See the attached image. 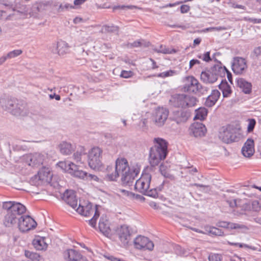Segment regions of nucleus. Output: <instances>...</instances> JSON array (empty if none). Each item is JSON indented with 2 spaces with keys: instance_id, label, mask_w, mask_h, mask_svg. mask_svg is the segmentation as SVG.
<instances>
[{
  "instance_id": "f257e3e1",
  "label": "nucleus",
  "mask_w": 261,
  "mask_h": 261,
  "mask_svg": "<svg viewBox=\"0 0 261 261\" xmlns=\"http://www.w3.org/2000/svg\"><path fill=\"white\" fill-rule=\"evenodd\" d=\"M113 169L112 167H108L107 178L109 180L115 181L121 175L123 184L128 185L133 182L140 171L138 164L129 167L127 161L124 158L118 159L116 161L115 171L111 172Z\"/></svg>"
},
{
  "instance_id": "f03ea898",
  "label": "nucleus",
  "mask_w": 261,
  "mask_h": 261,
  "mask_svg": "<svg viewBox=\"0 0 261 261\" xmlns=\"http://www.w3.org/2000/svg\"><path fill=\"white\" fill-rule=\"evenodd\" d=\"M2 207L7 211L4 219V224L6 227L16 224L18 219L27 210L24 205L13 201L3 202Z\"/></svg>"
},
{
  "instance_id": "7ed1b4c3",
  "label": "nucleus",
  "mask_w": 261,
  "mask_h": 261,
  "mask_svg": "<svg viewBox=\"0 0 261 261\" xmlns=\"http://www.w3.org/2000/svg\"><path fill=\"white\" fill-rule=\"evenodd\" d=\"M154 142L155 144L150 148L149 155V161L151 166H157L166 158L168 153V144L165 140L154 138Z\"/></svg>"
},
{
  "instance_id": "20e7f679",
  "label": "nucleus",
  "mask_w": 261,
  "mask_h": 261,
  "mask_svg": "<svg viewBox=\"0 0 261 261\" xmlns=\"http://www.w3.org/2000/svg\"><path fill=\"white\" fill-rule=\"evenodd\" d=\"M57 165L65 172L72 176L88 181H98L99 178L95 175L88 173L80 169V165L72 162H60Z\"/></svg>"
},
{
  "instance_id": "39448f33",
  "label": "nucleus",
  "mask_w": 261,
  "mask_h": 261,
  "mask_svg": "<svg viewBox=\"0 0 261 261\" xmlns=\"http://www.w3.org/2000/svg\"><path fill=\"white\" fill-rule=\"evenodd\" d=\"M151 176L149 174H145L136 181L135 189L139 192L153 198H156L158 192L156 188L149 189Z\"/></svg>"
},
{
  "instance_id": "423d86ee",
  "label": "nucleus",
  "mask_w": 261,
  "mask_h": 261,
  "mask_svg": "<svg viewBox=\"0 0 261 261\" xmlns=\"http://www.w3.org/2000/svg\"><path fill=\"white\" fill-rule=\"evenodd\" d=\"M197 101L195 97L183 93L174 94L170 99V102L173 106L184 109L194 107Z\"/></svg>"
},
{
  "instance_id": "0eeeda50",
  "label": "nucleus",
  "mask_w": 261,
  "mask_h": 261,
  "mask_svg": "<svg viewBox=\"0 0 261 261\" xmlns=\"http://www.w3.org/2000/svg\"><path fill=\"white\" fill-rule=\"evenodd\" d=\"M98 205H93L91 202H88L85 205L79 204L76 211L80 214L85 217H89L94 214L93 217L89 220V224L93 227H95L96 224V220L99 216V213L97 209Z\"/></svg>"
},
{
  "instance_id": "6e6552de",
  "label": "nucleus",
  "mask_w": 261,
  "mask_h": 261,
  "mask_svg": "<svg viewBox=\"0 0 261 261\" xmlns=\"http://www.w3.org/2000/svg\"><path fill=\"white\" fill-rule=\"evenodd\" d=\"M0 103L3 109L8 111L14 115H23L25 110V105H19L18 108H14L15 106H18L19 104L15 99L2 98L0 100Z\"/></svg>"
},
{
  "instance_id": "1a4fd4ad",
  "label": "nucleus",
  "mask_w": 261,
  "mask_h": 261,
  "mask_svg": "<svg viewBox=\"0 0 261 261\" xmlns=\"http://www.w3.org/2000/svg\"><path fill=\"white\" fill-rule=\"evenodd\" d=\"M102 150L98 147L92 148L88 153V164L93 169H98L102 165Z\"/></svg>"
},
{
  "instance_id": "9d476101",
  "label": "nucleus",
  "mask_w": 261,
  "mask_h": 261,
  "mask_svg": "<svg viewBox=\"0 0 261 261\" xmlns=\"http://www.w3.org/2000/svg\"><path fill=\"white\" fill-rule=\"evenodd\" d=\"M181 90L185 92L197 94L199 82L193 76H187L183 79Z\"/></svg>"
},
{
  "instance_id": "9b49d317",
  "label": "nucleus",
  "mask_w": 261,
  "mask_h": 261,
  "mask_svg": "<svg viewBox=\"0 0 261 261\" xmlns=\"http://www.w3.org/2000/svg\"><path fill=\"white\" fill-rule=\"evenodd\" d=\"M19 230L22 232H27L35 228L37 226L36 222L30 216H21L17 223Z\"/></svg>"
},
{
  "instance_id": "f8f14e48",
  "label": "nucleus",
  "mask_w": 261,
  "mask_h": 261,
  "mask_svg": "<svg viewBox=\"0 0 261 261\" xmlns=\"http://www.w3.org/2000/svg\"><path fill=\"white\" fill-rule=\"evenodd\" d=\"M168 111L166 108L156 109L152 117L154 124L158 126H163L168 118Z\"/></svg>"
},
{
  "instance_id": "ddd939ff",
  "label": "nucleus",
  "mask_w": 261,
  "mask_h": 261,
  "mask_svg": "<svg viewBox=\"0 0 261 261\" xmlns=\"http://www.w3.org/2000/svg\"><path fill=\"white\" fill-rule=\"evenodd\" d=\"M135 247L139 249L152 250L154 247L153 242L148 238L144 236H138L134 240Z\"/></svg>"
},
{
  "instance_id": "4468645a",
  "label": "nucleus",
  "mask_w": 261,
  "mask_h": 261,
  "mask_svg": "<svg viewBox=\"0 0 261 261\" xmlns=\"http://www.w3.org/2000/svg\"><path fill=\"white\" fill-rule=\"evenodd\" d=\"M116 234L123 245H127L130 240V230L126 225H122L118 228Z\"/></svg>"
},
{
  "instance_id": "2eb2a0df",
  "label": "nucleus",
  "mask_w": 261,
  "mask_h": 261,
  "mask_svg": "<svg viewBox=\"0 0 261 261\" xmlns=\"http://www.w3.org/2000/svg\"><path fill=\"white\" fill-rule=\"evenodd\" d=\"M247 68V65L245 59L239 57L233 58L232 63V69L234 73L238 74H242Z\"/></svg>"
},
{
  "instance_id": "dca6fc26",
  "label": "nucleus",
  "mask_w": 261,
  "mask_h": 261,
  "mask_svg": "<svg viewBox=\"0 0 261 261\" xmlns=\"http://www.w3.org/2000/svg\"><path fill=\"white\" fill-rule=\"evenodd\" d=\"M205 126L201 123L195 122L193 123L189 128V133L195 137H201L205 135Z\"/></svg>"
},
{
  "instance_id": "f3484780",
  "label": "nucleus",
  "mask_w": 261,
  "mask_h": 261,
  "mask_svg": "<svg viewBox=\"0 0 261 261\" xmlns=\"http://www.w3.org/2000/svg\"><path fill=\"white\" fill-rule=\"evenodd\" d=\"M63 256L66 261H83L85 259L78 251L72 249L66 250Z\"/></svg>"
},
{
  "instance_id": "a211bd4d",
  "label": "nucleus",
  "mask_w": 261,
  "mask_h": 261,
  "mask_svg": "<svg viewBox=\"0 0 261 261\" xmlns=\"http://www.w3.org/2000/svg\"><path fill=\"white\" fill-rule=\"evenodd\" d=\"M52 51L57 53L59 56H63L69 52V46L68 43L63 40L57 42L53 45Z\"/></svg>"
},
{
  "instance_id": "6ab92c4d",
  "label": "nucleus",
  "mask_w": 261,
  "mask_h": 261,
  "mask_svg": "<svg viewBox=\"0 0 261 261\" xmlns=\"http://www.w3.org/2000/svg\"><path fill=\"white\" fill-rule=\"evenodd\" d=\"M28 159L30 160L31 163L30 166H39L42 165L46 159V155L40 153H34L28 155Z\"/></svg>"
},
{
  "instance_id": "aec40b11",
  "label": "nucleus",
  "mask_w": 261,
  "mask_h": 261,
  "mask_svg": "<svg viewBox=\"0 0 261 261\" xmlns=\"http://www.w3.org/2000/svg\"><path fill=\"white\" fill-rule=\"evenodd\" d=\"M63 200L71 207L76 210L77 205V200L75 194L72 190H66L63 196Z\"/></svg>"
},
{
  "instance_id": "412c9836",
  "label": "nucleus",
  "mask_w": 261,
  "mask_h": 261,
  "mask_svg": "<svg viewBox=\"0 0 261 261\" xmlns=\"http://www.w3.org/2000/svg\"><path fill=\"white\" fill-rule=\"evenodd\" d=\"M254 141L251 139H248L245 143L242 148L243 155L246 158H250L254 152Z\"/></svg>"
},
{
  "instance_id": "4be33fe9",
  "label": "nucleus",
  "mask_w": 261,
  "mask_h": 261,
  "mask_svg": "<svg viewBox=\"0 0 261 261\" xmlns=\"http://www.w3.org/2000/svg\"><path fill=\"white\" fill-rule=\"evenodd\" d=\"M200 79L205 84H213L217 81V75L212 69L202 71L200 75Z\"/></svg>"
},
{
  "instance_id": "5701e85b",
  "label": "nucleus",
  "mask_w": 261,
  "mask_h": 261,
  "mask_svg": "<svg viewBox=\"0 0 261 261\" xmlns=\"http://www.w3.org/2000/svg\"><path fill=\"white\" fill-rule=\"evenodd\" d=\"M52 176L53 174L49 168L43 167L38 172V179L44 182H50Z\"/></svg>"
},
{
  "instance_id": "b1692460",
  "label": "nucleus",
  "mask_w": 261,
  "mask_h": 261,
  "mask_svg": "<svg viewBox=\"0 0 261 261\" xmlns=\"http://www.w3.org/2000/svg\"><path fill=\"white\" fill-rule=\"evenodd\" d=\"M237 86L245 94H249L251 92L252 85L243 78L236 80Z\"/></svg>"
},
{
  "instance_id": "393cba45",
  "label": "nucleus",
  "mask_w": 261,
  "mask_h": 261,
  "mask_svg": "<svg viewBox=\"0 0 261 261\" xmlns=\"http://www.w3.org/2000/svg\"><path fill=\"white\" fill-rule=\"evenodd\" d=\"M219 138L226 143H229L234 140V137L232 131L228 128H223L220 132Z\"/></svg>"
},
{
  "instance_id": "a878e982",
  "label": "nucleus",
  "mask_w": 261,
  "mask_h": 261,
  "mask_svg": "<svg viewBox=\"0 0 261 261\" xmlns=\"http://www.w3.org/2000/svg\"><path fill=\"white\" fill-rule=\"evenodd\" d=\"M220 96V92L217 90L212 91L205 101V105L208 107H212L215 105Z\"/></svg>"
},
{
  "instance_id": "bb28decb",
  "label": "nucleus",
  "mask_w": 261,
  "mask_h": 261,
  "mask_svg": "<svg viewBox=\"0 0 261 261\" xmlns=\"http://www.w3.org/2000/svg\"><path fill=\"white\" fill-rule=\"evenodd\" d=\"M99 229L100 231L105 235L110 233V228L108 219L106 216H102L99 222Z\"/></svg>"
},
{
  "instance_id": "cd10ccee",
  "label": "nucleus",
  "mask_w": 261,
  "mask_h": 261,
  "mask_svg": "<svg viewBox=\"0 0 261 261\" xmlns=\"http://www.w3.org/2000/svg\"><path fill=\"white\" fill-rule=\"evenodd\" d=\"M189 113L187 111L182 110L174 112L173 119L179 124L186 122L189 117Z\"/></svg>"
},
{
  "instance_id": "c85d7f7f",
  "label": "nucleus",
  "mask_w": 261,
  "mask_h": 261,
  "mask_svg": "<svg viewBox=\"0 0 261 261\" xmlns=\"http://www.w3.org/2000/svg\"><path fill=\"white\" fill-rule=\"evenodd\" d=\"M204 234H208L210 236H223L224 232L222 230L213 226H205L204 227Z\"/></svg>"
},
{
  "instance_id": "c756f323",
  "label": "nucleus",
  "mask_w": 261,
  "mask_h": 261,
  "mask_svg": "<svg viewBox=\"0 0 261 261\" xmlns=\"http://www.w3.org/2000/svg\"><path fill=\"white\" fill-rule=\"evenodd\" d=\"M60 152L64 155H69L74 150V146L67 142H62L59 146Z\"/></svg>"
},
{
  "instance_id": "7c9ffc66",
  "label": "nucleus",
  "mask_w": 261,
  "mask_h": 261,
  "mask_svg": "<svg viewBox=\"0 0 261 261\" xmlns=\"http://www.w3.org/2000/svg\"><path fill=\"white\" fill-rule=\"evenodd\" d=\"M33 244L38 250H45L47 247V244L45 242L44 238H38L34 239Z\"/></svg>"
},
{
  "instance_id": "2f4dec72",
  "label": "nucleus",
  "mask_w": 261,
  "mask_h": 261,
  "mask_svg": "<svg viewBox=\"0 0 261 261\" xmlns=\"http://www.w3.org/2000/svg\"><path fill=\"white\" fill-rule=\"evenodd\" d=\"M219 88L222 91L224 97H229L232 93L231 87L226 81H222L219 85Z\"/></svg>"
},
{
  "instance_id": "473e14b6",
  "label": "nucleus",
  "mask_w": 261,
  "mask_h": 261,
  "mask_svg": "<svg viewBox=\"0 0 261 261\" xmlns=\"http://www.w3.org/2000/svg\"><path fill=\"white\" fill-rule=\"evenodd\" d=\"M214 73L217 75V79L218 76L222 77L225 76L227 69L225 66H222L221 65H216L211 69Z\"/></svg>"
},
{
  "instance_id": "72a5a7b5",
  "label": "nucleus",
  "mask_w": 261,
  "mask_h": 261,
  "mask_svg": "<svg viewBox=\"0 0 261 261\" xmlns=\"http://www.w3.org/2000/svg\"><path fill=\"white\" fill-rule=\"evenodd\" d=\"M195 113L194 119L203 120L207 116V111L204 108H200L195 111Z\"/></svg>"
},
{
  "instance_id": "f704fd0d",
  "label": "nucleus",
  "mask_w": 261,
  "mask_h": 261,
  "mask_svg": "<svg viewBox=\"0 0 261 261\" xmlns=\"http://www.w3.org/2000/svg\"><path fill=\"white\" fill-rule=\"evenodd\" d=\"M153 50L159 53H162L164 54H172L176 52L175 49H171L166 47L165 46L160 45L159 46H156Z\"/></svg>"
},
{
  "instance_id": "c9c22d12",
  "label": "nucleus",
  "mask_w": 261,
  "mask_h": 261,
  "mask_svg": "<svg viewBox=\"0 0 261 261\" xmlns=\"http://www.w3.org/2000/svg\"><path fill=\"white\" fill-rule=\"evenodd\" d=\"M85 155V153L84 149H81L80 151H77L73 154V158L77 164H82L84 163V160H83V157Z\"/></svg>"
},
{
  "instance_id": "e433bc0d",
  "label": "nucleus",
  "mask_w": 261,
  "mask_h": 261,
  "mask_svg": "<svg viewBox=\"0 0 261 261\" xmlns=\"http://www.w3.org/2000/svg\"><path fill=\"white\" fill-rule=\"evenodd\" d=\"M122 192L124 193L125 195L132 199H136L141 201H143L145 200V198L140 195L135 194L133 192L125 190H123Z\"/></svg>"
},
{
  "instance_id": "4c0bfd02",
  "label": "nucleus",
  "mask_w": 261,
  "mask_h": 261,
  "mask_svg": "<svg viewBox=\"0 0 261 261\" xmlns=\"http://www.w3.org/2000/svg\"><path fill=\"white\" fill-rule=\"evenodd\" d=\"M25 256L32 260H39L41 257L40 255L36 252H33L30 251H25Z\"/></svg>"
},
{
  "instance_id": "58836bf2",
  "label": "nucleus",
  "mask_w": 261,
  "mask_h": 261,
  "mask_svg": "<svg viewBox=\"0 0 261 261\" xmlns=\"http://www.w3.org/2000/svg\"><path fill=\"white\" fill-rule=\"evenodd\" d=\"M118 28L115 25H103L101 29L102 32L114 33L118 32Z\"/></svg>"
},
{
  "instance_id": "ea45409f",
  "label": "nucleus",
  "mask_w": 261,
  "mask_h": 261,
  "mask_svg": "<svg viewBox=\"0 0 261 261\" xmlns=\"http://www.w3.org/2000/svg\"><path fill=\"white\" fill-rule=\"evenodd\" d=\"M74 8V6L72 5H70L68 3H64L61 4L59 6V8L58 9V12H63L66 10H68L69 9Z\"/></svg>"
},
{
  "instance_id": "a19ab883",
  "label": "nucleus",
  "mask_w": 261,
  "mask_h": 261,
  "mask_svg": "<svg viewBox=\"0 0 261 261\" xmlns=\"http://www.w3.org/2000/svg\"><path fill=\"white\" fill-rule=\"evenodd\" d=\"M169 165L167 163H162L160 166V170L163 175L166 177H168L169 173H168V168Z\"/></svg>"
},
{
  "instance_id": "79ce46f5",
  "label": "nucleus",
  "mask_w": 261,
  "mask_h": 261,
  "mask_svg": "<svg viewBox=\"0 0 261 261\" xmlns=\"http://www.w3.org/2000/svg\"><path fill=\"white\" fill-rule=\"evenodd\" d=\"M176 72L173 70H169L163 72L158 74L156 76L159 77L165 78L169 76H173L176 74Z\"/></svg>"
},
{
  "instance_id": "37998d69",
  "label": "nucleus",
  "mask_w": 261,
  "mask_h": 261,
  "mask_svg": "<svg viewBox=\"0 0 261 261\" xmlns=\"http://www.w3.org/2000/svg\"><path fill=\"white\" fill-rule=\"evenodd\" d=\"M22 53V51L21 49L14 50L8 53L6 55V57L8 58V59L14 58L21 55Z\"/></svg>"
},
{
  "instance_id": "c03bdc74",
  "label": "nucleus",
  "mask_w": 261,
  "mask_h": 261,
  "mask_svg": "<svg viewBox=\"0 0 261 261\" xmlns=\"http://www.w3.org/2000/svg\"><path fill=\"white\" fill-rule=\"evenodd\" d=\"M209 261H221L222 260V255L218 253H211L208 257Z\"/></svg>"
},
{
  "instance_id": "a18cd8bd",
  "label": "nucleus",
  "mask_w": 261,
  "mask_h": 261,
  "mask_svg": "<svg viewBox=\"0 0 261 261\" xmlns=\"http://www.w3.org/2000/svg\"><path fill=\"white\" fill-rule=\"evenodd\" d=\"M256 124V121L254 119H248V124L247 126V131L251 132L253 131Z\"/></svg>"
},
{
  "instance_id": "49530a36",
  "label": "nucleus",
  "mask_w": 261,
  "mask_h": 261,
  "mask_svg": "<svg viewBox=\"0 0 261 261\" xmlns=\"http://www.w3.org/2000/svg\"><path fill=\"white\" fill-rule=\"evenodd\" d=\"M136 7L133 5H118L114 6L113 7V10H116L117 9H122V10H125V9H133L134 8H136Z\"/></svg>"
},
{
  "instance_id": "de8ad7c7",
  "label": "nucleus",
  "mask_w": 261,
  "mask_h": 261,
  "mask_svg": "<svg viewBox=\"0 0 261 261\" xmlns=\"http://www.w3.org/2000/svg\"><path fill=\"white\" fill-rule=\"evenodd\" d=\"M208 88L206 87L202 86L201 85L200 83H199L198 85V89L197 91V93L196 94L199 95H204L208 91Z\"/></svg>"
},
{
  "instance_id": "09e8293b",
  "label": "nucleus",
  "mask_w": 261,
  "mask_h": 261,
  "mask_svg": "<svg viewBox=\"0 0 261 261\" xmlns=\"http://www.w3.org/2000/svg\"><path fill=\"white\" fill-rule=\"evenodd\" d=\"M143 42L144 41L143 40L135 41L132 43H131L130 46L132 47H139L142 45L147 46L148 44H149V42H147V44H146L144 43Z\"/></svg>"
},
{
  "instance_id": "8fccbe9b",
  "label": "nucleus",
  "mask_w": 261,
  "mask_h": 261,
  "mask_svg": "<svg viewBox=\"0 0 261 261\" xmlns=\"http://www.w3.org/2000/svg\"><path fill=\"white\" fill-rule=\"evenodd\" d=\"M133 73L131 71L122 70L120 76L123 78H129L132 76Z\"/></svg>"
},
{
  "instance_id": "3c124183",
  "label": "nucleus",
  "mask_w": 261,
  "mask_h": 261,
  "mask_svg": "<svg viewBox=\"0 0 261 261\" xmlns=\"http://www.w3.org/2000/svg\"><path fill=\"white\" fill-rule=\"evenodd\" d=\"M244 19L246 21L252 22L254 24L261 23V19H256V18H251V17H246L244 18Z\"/></svg>"
},
{
  "instance_id": "603ef678",
  "label": "nucleus",
  "mask_w": 261,
  "mask_h": 261,
  "mask_svg": "<svg viewBox=\"0 0 261 261\" xmlns=\"http://www.w3.org/2000/svg\"><path fill=\"white\" fill-rule=\"evenodd\" d=\"M246 228V227L244 225H241L238 223H231L230 226V229H241V228Z\"/></svg>"
},
{
  "instance_id": "864d4df0",
  "label": "nucleus",
  "mask_w": 261,
  "mask_h": 261,
  "mask_svg": "<svg viewBox=\"0 0 261 261\" xmlns=\"http://www.w3.org/2000/svg\"><path fill=\"white\" fill-rule=\"evenodd\" d=\"M202 60L207 62L212 60L210 51H207L202 55Z\"/></svg>"
},
{
  "instance_id": "5fc2aeb1",
  "label": "nucleus",
  "mask_w": 261,
  "mask_h": 261,
  "mask_svg": "<svg viewBox=\"0 0 261 261\" xmlns=\"http://www.w3.org/2000/svg\"><path fill=\"white\" fill-rule=\"evenodd\" d=\"M230 224L231 223L223 221L219 222L217 225L219 227L230 229Z\"/></svg>"
},
{
  "instance_id": "6e6d98bb",
  "label": "nucleus",
  "mask_w": 261,
  "mask_h": 261,
  "mask_svg": "<svg viewBox=\"0 0 261 261\" xmlns=\"http://www.w3.org/2000/svg\"><path fill=\"white\" fill-rule=\"evenodd\" d=\"M231 27L230 26H227V27H214L212 28L211 29L217 31H224L226 30L231 29Z\"/></svg>"
},
{
  "instance_id": "4d7b16f0",
  "label": "nucleus",
  "mask_w": 261,
  "mask_h": 261,
  "mask_svg": "<svg viewBox=\"0 0 261 261\" xmlns=\"http://www.w3.org/2000/svg\"><path fill=\"white\" fill-rule=\"evenodd\" d=\"M190 10V7L187 5H183L180 6V11L182 13H187Z\"/></svg>"
},
{
  "instance_id": "13d9d810",
  "label": "nucleus",
  "mask_w": 261,
  "mask_h": 261,
  "mask_svg": "<svg viewBox=\"0 0 261 261\" xmlns=\"http://www.w3.org/2000/svg\"><path fill=\"white\" fill-rule=\"evenodd\" d=\"M200 61L197 59H192L190 61L189 63V67L190 68H192L193 66L196 64H200Z\"/></svg>"
},
{
  "instance_id": "bf43d9fd",
  "label": "nucleus",
  "mask_w": 261,
  "mask_h": 261,
  "mask_svg": "<svg viewBox=\"0 0 261 261\" xmlns=\"http://www.w3.org/2000/svg\"><path fill=\"white\" fill-rule=\"evenodd\" d=\"M252 208L255 211H259L260 207L259 206V203L257 201H253Z\"/></svg>"
},
{
  "instance_id": "052dcab7",
  "label": "nucleus",
  "mask_w": 261,
  "mask_h": 261,
  "mask_svg": "<svg viewBox=\"0 0 261 261\" xmlns=\"http://www.w3.org/2000/svg\"><path fill=\"white\" fill-rule=\"evenodd\" d=\"M228 203L229 206L231 207H238V205L237 204V200L236 199H234L232 201H227Z\"/></svg>"
},
{
  "instance_id": "680f3d73",
  "label": "nucleus",
  "mask_w": 261,
  "mask_h": 261,
  "mask_svg": "<svg viewBox=\"0 0 261 261\" xmlns=\"http://www.w3.org/2000/svg\"><path fill=\"white\" fill-rule=\"evenodd\" d=\"M254 53L256 56H261V46L256 47L254 49Z\"/></svg>"
},
{
  "instance_id": "e2e57ef3",
  "label": "nucleus",
  "mask_w": 261,
  "mask_h": 261,
  "mask_svg": "<svg viewBox=\"0 0 261 261\" xmlns=\"http://www.w3.org/2000/svg\"><path fill=\"white\" fill-rule=\"evenodd\" d=\"M228 243L230 245L234 246H239L241 248H242L244 246L247 247V246L245 244H240L238 243H231V242H228Z\"/></svg>"
},
{
  "instance_id": "0e129e2a",
  "label": "nucleus",
  "mask_w": 261,
  "mask_h": 261,
  "mask_svg": "<svg viewBox=\"0 0 261 261\" xmlns=\"http://www.w3.org/2000/svg\"><path fill=\"white\" fill-rule=\"evenodd\" d=\"M107 258L110 261H119V258L116 257L113 255H110L107 257Z\"/></svg>"
},
{
  "instance_id": "69168bd1",
  "label": "nucleus",
  "mask_w": 261,
  "mask_h": 261,
  "mask_svg": "<svg viewBox=\"0 0 261 261\" xmlns=\"http://www.w3.org/2000/svg\"><path fill=\"white\" fill-rule=\"evenodd\" d=\"M86 0H74V4L75 5H81L82 4H83L84 2H85Z\"/></svg>"
},
{
  "instance_id": "338daca9",
  "label": "nucleus",
  "mask_w": 261,
  "mask_h": 261,
  "mask_svg": "<svg viewBox=\"0 0 261 261\" xmlns=\"http://www.w3.org/2000/svg\"><path fill=\"white\" fill-rule=\"evenodd\" d=\"M8 58L6 57V55H4L2 57L0 58V65L3 64L7 60Z\"/></svg>"
},
{
  "instance_id": "774afa93",
  "label": "nucleus",
  "mask_w": 261,
  "mask_h": 261,
  "mask_svg": "<svg viewBox=\"0 0 261 261\" xmlns=\"http://www.w3.org/2000/svg\"><path fill=\"white\" fill-rule=\"evenodd\" d=\"M226 73L227 74L228 80L230 83H232V75L231 73L227 69V72H226Z\"/></svg>"
}]
</instances>
